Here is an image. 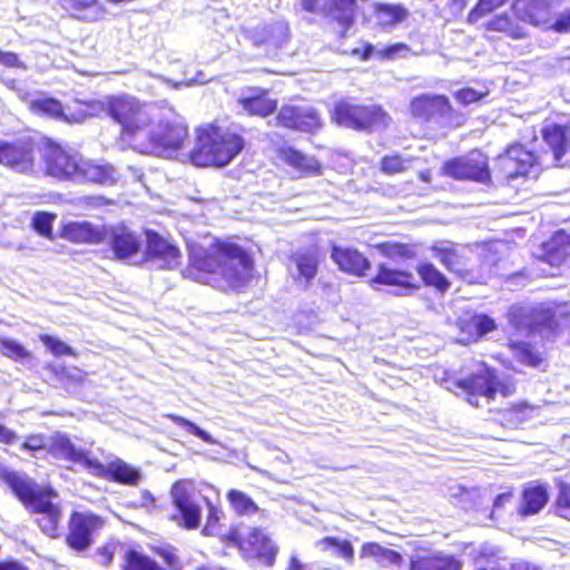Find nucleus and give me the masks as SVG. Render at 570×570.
<instances>
[{
	"label": "nucleus",
	"instance_id": "nucleus-1",
	"mask_svg": "<svg viewBox=\"0 0 570 570\" xmlns=\"http://www.w3.org/2000/svg\"><path fill=\"white\" fill-rule=\"evenodd\" d=\"M255 273V259L237 243L214 238L207 246L195 245L188 254L184 276L227 292H242Z\"/></svg>",
	"mask_w": 570,
	"mask_h": 570
},
{
	"label": "nucleus",
	"instance_id": "nucleus-2",
	"mask_svg": "<svg viewBox=\"0 0 570 570\" xmlns=\"http://www.w3.org/2000/svg\"><path fill=\"white\" fill-rule=\"evenodd\" d=\"M41 161L43 174L58 181L109 186L118 180L112 165L85 159L49 137L42 139Z\"/></svg>",
	"mask_w": 570,
	"mask_h": 570
},
{
	"label": "nucleus",
	"instance_id": "nucleus-3",
	"mask_svg": "<svg viewBox=\"0 0 570 570\" xmlns=\"http://www.w3.org/2000/svg\"><path fill=\"white\" fill-rule=\"evenodd\" d=\"M0 480L6 483L24 509L36 514L35 523L50 539L61 535V507L55 502L57 491L50 485H40L26 474L1 470Z\"/></svg>",
	"mask_w": 570,
	"mask_h": 570
},
{
	"label": "nucleus",
	"instance_id": "nucleus-4",
	"mask_svg": "<svg viewBox=\"0 0 570 570\" xmlns=\"http://www.w3.org/2000/svg\"><path fill=\"white\" fill-rule=\"evenodd\" d=\"M245 146L246 140L240 132L216 121L205 122L195 128L194 146L188 153V160L198 168H224Z\"/></svg>",
	"mask_w": 570,
	"mask_h": 570
},
{
	"label": "nucleus",
	"instance_id": "nucleus-5",
	"mask_svg": "<svg viewBox=\"0 0 570 570\" xmlns=\"http://www.w3.org/2000/svg\"><path fill=\"white\" fill-rule=\"evenodd\" d=\"M101 109L118 126L117 139L136 151L146 130L153 125V116L145 102L128 94L106 96Z\"/></svg>",
	"mask_w": 570,
	"mask_h": 570
},
{
	"label": "nucleus",
	"instance_id": "nucleus-6",
	"mask_svg": "<svg viewBox=\"0 0 570 570\" xmlns=\"http://www.w3.org/2000/svg\"><path fill=\"white\" fill-rule=\"evenodd\" d=\"M431 249L446 271L468 284H485L492 274L494 263L490 256L469 245L449 244Z\"/></svg>",
	"mask_w": 570,
	"mask_h": 570
},
{
	"label": "nucleus",
	"instance_id": "nucleus-7",
	"mask_svg": "<svg viewBox=\"0 0 570 570\" xmlns=\"http://www.w3.org/2000/svg\"><path fill=\"white\" fill-rule=\"evenodd\" d=\"M222 539L224 546L237 549L244 561L257 562L266 568H272L276 563L279 548L263 527H247L244 532L242 524L234 523L228 527Z\"/></svg>",
	"mask_w": 570,
	"mask_h": 570
},
{
	"label": "nucleus",
	"instance_id": "nucleus-8",
	"mask_svg": "<svg viewBox=\"0 0 570 570\" xmlns=\"http://www.w3.org/2000/svg\"><path fill=\"white\" fill-rule=\"evenodd\" d=\"M331 119L341 127L364 132L385 128L391 121L390 115L381 105L354 104L344 99L334 104Z\"/></svg>",
	"mask_w": 570,
	"mask_h": 570
},
{
	"label": "nucleus",
	"instance_id": "nucleus-9",
	"mask_svg": "<svg viewBox=\"0 0 570 570\" xmlns=\"http://www.w3.org/2000/svg\"><path fill=\"white\" fill-rule=\"evenodd\" d=\"M195 481L178 479L169 489L170 503L174 508L168 519L184 530H196L202 524L203 502L195 497Z\"/></svg>",
	"mask_w": 570,
	"mask_h": 570
},
{
	"label": "nucleus",
	"instance_id": "nucleus-10",
	"mask_svg": "<svg viewBox=\"0 0 570 570\" xmlns=\"http://www.w3.org/2000/svg\"><path fill=\"white\" fill-rule=\"evenodd\" d=\"M188 140V127L177 121H159L153 118L142 139L138 144L137 153L142 155H159L180 150Z\"/></svg>",
	"mask_w": 570,
	"mask_h": 570
},
{
	"label": "nucleus",
	"instance_id": "nucleus-11",
	"mask_svg": "<svg viewBox=\"0 0 570 570\" xmlns=\"http://www.w3.org/2000/svg\"><path fill=\"white\" fill-rule=\"evenodd\" d=\"M512 322L517 328L525 327L531 333L547 331L559 335L570 330V304L558 302L546 307L533 308L528 313L513 315Z\"/></svg>",
	"mask_w": 570,
	"mask_h": 570
},
{
	"label": "nucleus",
	"instance_id": "nucleus-12",
	"mask_svg": "<svg viewBox=\"0 0 570 570\" xmlns=\"http://www.w3.org/2000/svg\"><path fill=\"white\" fill-rule=\"evenodd\" d=\"M442 173L454 180L492 184L489 157L478 148L444 161Z\"/></svg>",
	"mask_w": 570,
	"mask_h": 570
},
{
	"label": "nucleus",
	"instance_id": "nucleus-13",
	"mask_svg": "<svg viewBox=\"0 0 570 570\" xmlns=\"http://www.w3.org/2000/svg\"><path fill=\"white\" fill-rule=\"evenodd\" d=\"M546 154L535 155L520 144L508 147L495 160V175L499 183L508 185L519 177H527L534 166L541 165Z\"/></svg>",
	"mask_w": 570,
	"mask_h": 570
},
{
	"label": "nucleus",
	"instance_id": "nucleus-14",
	"mask_svg": "<svg viewBox=\"0 0 570 570\" xmlns=\"http://www.w3.org/2000/svg\"><path fill=\"white\" fill-rule=\"evenodd\" d=\"M409 110L414 119L426 124L444 118L452 126L459 127L464 124L462 115L455 112L445 95H417L410 100Z\"/></svg>",
	"mask_w": 570,
	"mask_h": 570
},
{
	"label": "nucleus",
	"instance_id": "nucleus-15",
	"mask_svg": "<svg viewBox=\"0 0 570 570\" xmlns=\"http://www.w3.org/2000/svg\"><path fill=\"white\" fill-rule=\"evenodd\" d=\"M102 517L89 511H72L68 519L66 546L77 552H86L94 543L95 534L102 529Z\"/></svg>",
	"mask_w": 570,
	"mask_h": 570
},
{
	"label": "nucleus",
	"instance_id": "nucleus-16",
	"mask_svg": "<svg viewBox=\"0 0 570 570\" xmlns=\"http://www.w3.org/2000/svg\"><path fill=\"white\" fill-rule=\"evenodd\" d=\"M89 108L90 104L80 100H73V106L63 107L62 102L55 97H39L28 104L31 114L66 124L83 122L92 115Z\"/></svg>",
	"mask_w": 570,
	"mask_h": 570
},
{
	"label": "nucleus",
	"instance_id": "nucleus-17",
	"mask_svg": "<svg viewBox=\"0 0 570 570\" xmlns=\"http://www.w3.org/2000/svg\"><path fill=\"white\" fill-rule=\"evenodd\" d=\"M36 140L30 136L0 139V166L20 174L31 173L36 166Z\"/></svg>",
	"mask_w": 570,
	"mask_h": 570
},
{
	"label": "nucleus",
	"instance_id": "nucleus-18",
	"mask_svg": "<svg viewBox=\"0 0 570 570\" xmlns=\"http://www.w3.org/2000/svg\"><path fill=\"white\" fill-rule=\"evenodd\" d=\"M275 126L291 131L314 135L323 126L320 112L311 106L284 104L277 107Z\"/></svg>",
	"mask_w": 570,
	"mask_h": 570
},
{
	"label": "nucleus",
	"instance_id": "nucleus-19",
	"mask_svg": "<svg viewBox=\"0 0 570 570\" xmlns=\"http://www.w3.org/2000/svg\"><path fill=\"white\" fill-rule=\"evenodd\" d=\"M368 285L393 287L402 295L414 294L421 288V283L411 271L389 266L385 263L377 264L375 274L368 279Z\"/></svg>",
	"mask_w": 570,
	"mask_h": 570
},
{
	"label": "nucleus",
	"instance_id": "nucleus-20",
	"mask_svg": "<svg viewBox=\"0 0 570 570\" xmlns=\"http://www.w3.org/2000/svg\"><path fill=\"white\" fill-rule=\"evenodd\" d=\"M155 552L161 558L165 567L142 551L129 548L124 554L121 570H180L179 557L173 548H155Z\"/></svg>",
	"mask_w": 570,
	"mask_h": 570
},
{
	"label": "nucleus",
	"instance_id": "nucleus-21",
	"mask_svg": "<svg viewBox=\"0 0 570 570\" xmlns=\"http://www.w3.org/2000/svg\"><path fill=\"white\" fill-rule=\"evenodd\" d=\"M88 471L96 478L106 480L108 482L118 483L127 487L138 485L141 473L140 471L124 461L116 458L108 463H102L96 458H91Z\"/></svg>",
	"mask_w": 570,
	"mask_h": 570
},
{
	"label": "nucleus",
	"instance_id": "nucleus-22",
	"mask_svg": "<svg viewBox=\"0 0 570 570\" xmlns=\"http://www.w3.org/2000/svg\"><path fill=\"white\" fill-rule=\"evenodd\" d=\"M455 327L459 333V342L464 345L476 343L484 335L493 332L497 324L487 314H478L472 311L462 312L455 320Z\"/></svg>",
	"mask_w": 570,
	"mask_h": 570
},
{
	"label": "nucleus",
	"instance_id": "nucleus-23",
	"mask_svg": "<svg viewBox=\"0 0 570 570\" xmlns=\"http://www.w3.org/2000/svg\"><path fill=\"white\" fill-rule=\"evenodd\" d=\"M58 236L76 245H97L107 239L106 229L88 220H69L62 223Z\"/></svg>",
	"mask_w": 570,
	"mask_h": 570
},
{
	"label": "nucleus",
	"instance_id": "nucleus-24",
	"mask_svg": "<svg viewBox=\"0 0 570 570\" xmlns=\"http://www.w3.org/2000/svg\"><path fill=\"white\" fill-rule=\"evenodd\" d=\"M181 253L178 246L170 243L155 230L146 232L144 261H156L164 268H174L180 263Z\"/></svg>",
	"mask_w": 570,
	"mask_h": 570
},
{
	"label": "nucleus",
	"instance_id": "nucleus-25",
	"mask_svg": "<svg viewBox=\"0 0 570 570\" xmlns=\"http://www.w3.org/2000/svg\"><path fill=\"white\" fill-rule=\"evenodd\" d=\"M288 261L296 268V281L309 285L318 274L324 254L320 246L312 245L292 253Z\"/></svg>",
	"mask_w": 570,
	"mask_h": 570
},
{
	"label": "nucleus",
	"instance_id": "nucleus-26",
	"mask_svg": "<svg viewBox=\"0 0 570 570\" xmlns=\"http://www.w3.org/2000/svg\"><path fill=\"white\" fill-rule=\"evenodd\" d=\"M492 374L493 368L484 366L482 371L472 373L464 379L452 380L449 389L452 391H463L468 395L469 402H472V397L476 396H485L488 400L493 401Z\"/></svg>",
	"mask_w": 570,
	"mask_h": 570
},
{
	"label": "nucleus",
	"instance_id": "nucleus-27",
	"mask_svg": "<svg viewBox=\"0 0 570 570\" xmlns=\"http://www.w3.org/2000/svg\"><path fill=\"white\" fill-rule=\"evenodd\" d=\"M331 258L342 273L351 276L364 277L371 269L368 258L353 247L333 245L331 247Z\"/></svg>",
	"mask_w": 570,
	"mask_h": 570
},
{
	"label": "nucleus",
	"instance_id": "nucleus-28",
	"mask_svg": "<svg viewBox=\"0 0 570 570\" xmlns=\"http://www.w3.org/2000/svg\"><path fill=\"white\" fill-rule=\"evenodd\" d=\"M277 157L298 177L321 176L324 171L322 163L314 156L307 155L292 146H282L276 150Z\"/></svg>",
	"mask_w": 570,
	"mask_h": 570
},
{
	"label": "nucleus",
	"instance_id": "nucleus-29",
	"mask_svg": "<svg viewBox=\"0 0 570 570\" xmlns=\"http://www.w3.org/2000/svg\"><path fill=\"white\" fill-rule=\"evenodd\" d=\"M237 102L248 116L259 118L274 115L278 107L277 99L271 97L269 90L265 88H249Z\"/></svg>",
	"mask_w": 570,
	"mask_h": 570
},
{
	"label": "nucleus",
	"instance_id": "nucleus-30",
	"mask_svg": "<svg viewBox=\"0 0 570 570\" xmlns=\"http://www.w3.org/2000/svg\"><path fill=\"white\" fill-rule=\"evenodd\" d=\"M72 19L85 23L102 21L108 10L100 0H56Z\"/></svg>",
	"mask_w": 570,
	"mask_h": 570
},
{
	"label": "nucleus",
	"instance_id": "nucleus-31",
	"mask_svg": "<svg viewBox=\"0 0 570 570\" xmlns=\"http://www.w3.org/2000/svg\"><path fill=\"white\" fill-rule=\"evenodd\" d=\"M511 9L524 24H531L542 30L552 13L550 0H513Z\"/></svg>",
	"mask_w": 570,
	"mask_h": 570
},
{
	"label": "nucleus",
	"instance_id": "nucleus-32",
	"mask_svg": "<svg viewBox=\"0 0 570 570\" xmlns=\"http://www.w3.org/2000/svg\"><path fill=\"white\" fill-rule=\"evenodd\" d=\"M358 11V0H326L323 9L324 16L341 28V38L353 27Z\"/></svg>",
	"mask_w": 570,
	"mask_h": 570
},
{
	"label": "nucleus",
	"instance_id": "nucleus-33",
	"mask_svg": "<svg viewBox=\"0 0 570 570\" xmlns=\"http://www.w3.org/2000/svg\"><path fill=\"white\" fill-rule=\"evenodd\" d=\"M108 245L114 257L119 261L136 256L141 248L138 235L126 226H117L110 229Z\"/></svg>",
	"mask_w": 570,
	"mask_h": 570
},
{
	"label": "nucleus",
	"instance_id": "nucleus-34",
	"mask_svg": "<svg viewBox=\"0 0 570 570\" xmlns=\"http://www.w3.org/2000/svg\"><path fill=\"white\" fill-rule=\"evenodd\" d=\"M47 452L55 459H63L71 463H79L88 469L91 458L88 452L77 449L71 439L63 433L55 432L50 435Z\"/></svg>",
	"mask_w": 570,
	"mask_h": 570
},
{
	"label": "nucleus",
	"instance_id": "nucleus-35",
	"mask_svg": "<svg viewBox=\"0 0 570 570\" xmlns=\"http://www.w3.org/2000/svg\"><path fill=\"white\" fill-rule=\"evenodd\" d=\"M541 136L552 154L554 165L560 166L570 148V122L547 125L541 129Z\"/></svg>",
	"mask_w": 570,
	"mask_h": 570
},
{
	"label": "nucleus",
	"instance_id": "nucleus-36",
	"mask_svg": "<svg viewBox=\"0 0 570 570\" xmlns=\"http://www.w3.org/2000/svg\"><path fill=\"white\" fill-rule=\"evenodd\" d=\"M463 561L442 551L417 553L410 558L409 570H462Z\"/></svg>",
	"mask_w": 570,
	"mask_h": 570
},
{
	"label": "nucleus",
	"instance_id": "nucleus-37",
	"mask_svg": "<svg viewBox=\"0 0 570 570\" xmlns=\"http://www.w3.org/2000/svg\"><path fill=\"white\" fill-rule=\"evenodd\" d=\"M46 370L50 372L53 386L70 393L82 386L87 381V373L77 366L49 363Z\"/></svg>",
	"mask_w": 570,
	"mask_h": 570
},
{
	"label": "nucleus",
	"instance_id": "nucleus-38",
	"mask_svg": "<svg viewBox=\"0 0 570 570\" xmlns=\"http://www.w3.org/2000/svg\"><path fill=\"white\" fill-rule=\"evenodd\" d=\"M570 256V235L558 230L542 244L540 259L550 266H560Z\"/></svg>",
	"mask_w": 570,
	"mask_h": 570
},
{
	"label": "nucleus",
	"instance_id": "nucleus-39",
	"mask_svg": "<svg viewBox=\"0 0 570 570\" xmlns=\"http://www.w3.org/2000/svg\"><path fill=\"white\" fill-rule=\"evenodd\" d=\"M548 500L549 493L544 484L530 483L522 490L518 513L522 517L537 514L546 507Z\"/></svg>",
	"mask_w": 570,
	"mask_h": 570
},
{
	"label": "nucleus",
	"instance_id": "nucleus-40",
	"mask_svg": "<svg viewBox=\"0 0 570 570\" xmlns=\"http://www.w3.org/2000/svg\"><path fill=\"white\" fill-rule=\"evenodd\" d=\"M484 27L487 31L501 32L511 39H521L527 36L524 23L511 8L510 12L504 11L492 17Z\"/></svg>",
	"mask_w": 570,
	"mask_h": 570
},
{
	"label": "nucleus",
	"instance_id": "nucleus-41",
	"mask_svg": "<svg viewBox=\"0 0 570 570\" xmlns=\"http://www.w3.org/2000/svg\"><path fill=\"white\" fill-rule=\"evenodd\" d=\"M202 502L206 508L205 523L200 530L204 537H214L223 543V537L226 532H222L224 511L218 500L214 501L208 497H202Z\"/></svg>",
	"mask_w": 570,
	"mask_h": 570
},
{
	"label": "nucleus",
	"instance_id": "nucleus-42",
	"mask_svg": "<svg viewBox=\"0 0 570 570\" xmlns=\"http://www.w3.org/2000/svg\"><path fill=\"white\" fill-rule=\"evenodd\" d=\"M373 248L390 261L407 262L417 256L415 242L383 240L375 243Z\"/></svg>",
	"mask_w": 570,
	"mask_h": 570
},
{
	"label": "nucleus",
	"instance_id": "nucleus-43",
	"mask_svg": "<svg viewBox=\"0 0 570 570\" xmlns=\"http://www.w3.org/2000/svg\"><path fill=\"white\" fill-rule=\"evenodd\" d=\"M360 558L374 559L381 567L401 566L403 563V557L400 552L374 541L364 542L361 546Z\"/></svg>",
	"mask_w": 570,
	"mask_h": 570
},
{
	"label": "nucleus",
	"instance_id": "nucleus-44",
	"mask_svg": "<svg viewBox=\"0 0 570 570\" xmlns=\"http://www.w3.org/2000/svg\"><path fill=\"white\" fill-rule=\"evenodd\" d=\"M416 273L422 282L421 286L445 294L450 287L449 278L431 262H421L416 265Z\"/></svg>",
	"mask_w": 570,
	"mask_h": 570
},
{
	"label": "nucleus",
	"instance_id": "nucleus-45",
	"mask_svg": "<svg viewBox=\"0 0 570 570\" xmlns=\"http://www.w3.org/2000/svg\"><path fill=\"white\" fill-rule=\"evenodd\" d=\"M507 347L518 362L530 367H538L543 362V356L537 347L524 341L509 340Z\"/></svg>",
	"mask_w": 570,
	"mask_h": 570
},
{
	"label": "nucleus",
	"instance_id": "nucleus-46",
	"mask_svg": "<svg viewBox=\"0 0 570 570\" xmlns=\"http://www.w3.org/2000/svg\"><path fill=\"white\" fill-rule=\"evenodd\" d=\"M226 500L230 509L238 517H249L263 512L252 497L240 490H227Z\"/></svg>",
	"mask_w": 570,
	"mask_h": 570
},
{
	"label": "nucleus",
	"instance_id": "nucleus-47",
	"mask_svg": "<svg viewBox=\"0 0 570 570\" xmlns=\"http://www.w3.org/2000/svg\"><path fill=\"white\" fill-rule=\"evenodd\" d=\"M534 406L527 402L513 403L501 411L504 424L517 426L532 417Z\"/></svg>",
	"mask_w": 570,
	"mask_h": 570
},
{
	"label": "nucleus",
	"instance_id": "nucleus-48",
	"mask_svg": "<svg viewBox=\"0 0 570 570\" xmlns=\"http://www.w3.org/2000/svg\"><path fill=\"white\" fill-rule=\"evenodd\" d=\"M0 354L14 362L32 360V353L18 341L10 337H0Z\"/></svg>",
	"mask_w": 570,
	"mask_h": 570
},
{
	"label": "nucleus",
	"instance_id": "nucleus-49",
	"mask_svg": "<svg viewBox=\"0 0 570 570\" xmlns=\"http://www.w3.org/2000/svg\"><path fill=\"white\" fill-rule=\"evenodd\" d=\"M317 547H320L323 551H327L334 548L336 549L337 554L347 563H352L354 561V547L346 539H338L336 537H324L317 541Z\"/></svg>",
	"mask_w": 570,
	"mask_h": 570
},
{
	"label": "nucleus",
	"instance_id": "nucleus-50",
	"mask_svg": "<svg viewBox=\"0 0 570 570\" xmlns=\"http://www.w3.org/2000/svg\"><path fill=\"white\" fill-rule=\"evenodd\" d=\"M56 218L57 215L55 213L36 212L31 218V227L41 237L53 240V222Z\"/></svg>",
	"mask_w": 570,
	"mask_h": 570
},
{
	"label": "nucleus",
	"instance_id": "nucleus-51",
	"mask_svg": "<svg viewBox=\"0 0 570 570\" xmlns=\"http://www.w3.org/2000/svg\"><path fill=\"white\" fill-rule=\"evenodd\" d=\"M510 0H478L466 16L469 24L476 23L480 19L502 8Z\"/></svg>",
	"mask_w": 570,
	"mask_h": 570
},
{
	"label": "nucleus",
	"instance_id": "nucleus-52",
	"mask_svg": "<svg viewBox=\"0 0 570 570\" xmlns=\"http://www.w3.org/2000/svg\"><path fill=\"white\" fill-rule=\"evenodd\" d=\"M166 416L173 423H175L176 425H179L181 428H185L190 434L199 438L205 443H207V444H215L216 443V440L209 433H207L206 431L200 429L197 424H195L190 420H188V419H186L184 416H180L178 414H175V413H169Z\"/></svg>",
	"mask_w": 570,
	"mask_h": 570
},
{
	"label": "nucleus",
	"instance_id": "nucleus-53",
	"mask_svg": "<svg viewBox=\"0 0 570 570\" xmlns=\"http://www.w3.org/2000/svg\"><path fill=\"white\" fill-rule=\"evenodd\" d=\"M409 167V160L399 154L386 155L380 160V169L387 176L404 173Z\"/></svg>",
	"mask_w": 570,
	"mask_h": 570
},
{
	"label": "nucleus",
	"instance_id": "nucleus-54",
	"mask_svg": "<svg viewBox=\"0 0 570 570\" xmlns=\"http://www.w3.org/2000/svg\"><path fill=\"white\" fill-rule=\"evenodd\" d=\"M374 12L389 18V23L396 24L407 17V10L402 4L374 3Z\"/></svg>",
	"mask_w": 570,
	"mask_h": 570
},
{
	"label": "nucleus",
	"instance_id": "nucleus-55",
	"mask_svg": "<svg viewBox=\"0 0 570 570\" xmlns=\"http://www.w3.org/2000/svg\"><path fill=\"white\" fill-rule=\"evenodd\" d=\"M554 510L559 517L570 520V484L567 482H560L558 484Z\"/></svg>",
	"mask_w": 570,
	"mask_h": 570
},
{
	"label": "nucleus",
	"instance_id": "nucleus-56",
	"mask_svg": "<svg viewBox=\"0 0 570 570\" xmlns=\"http://www.w3.org/2000/svg\"><path fill=\"white\" fill-rule=\"evenodd\" d=\"M39 340L55 356H77V352L71 346L57 337L48 334H40Z\"/></svg>",
	"mask_w": 570,
	"mask_h": 570
},
{
	"label": "nucleus",
	"instance_id": "nucleus-57",
	"mask_svg": "<svg viewBox=\"0 0 570 570\" xmlns=\"http://www.w3.org/2000/svg\"><path fill=\"white\" fill-rule=\"evenodd\" d=\"M543 31H552L559 35L570 33V9L560 12L554 19L552 12Z\"/></svg>",
	"mask_w": 570,
	"mask_h": 570
},
{
	"label": "nucleus",
	"instance_id": "nucleus-58",
	"mask_svg": "<svg viewBox=\"0 0 570 570\" xmlns=\"http://www.w3.org/2000/svg\"><path fill=\"white\" fill-rule=\"evenodd\" d=\"M47 438L42 433H31L24 436L20 449L27 451L31 456L40 451H47Z\"/></svg>",
	"mask_w": 570,
	"mask_h": 570
},
{
	"label": "nucleus",
	"instance_id": "nucleus-59",
	"mask_svg": "<svg viewBox=\"0 0 570 570\" xmlns=\"http://www.w3.org/2000/svg\"><path fill=\"white\" fill-rule=\"evenodd\" d=\"M116 550V542H106L101 544L95 552L97 562L104 568H109L114 561Z\"/></svg>",
	"mask_w": 570,
	"mask_h": 570
},
{
	"label": "nucleus",
	"instance_id": "nucleus-60",
	"mask_svg": "<svg viewBox=\"0 0 570 570\" xmlns=\"http://www.w3.org/2000/svg\"><path fill=\"white\" fill-rule=\"evenodd\" d=\"M485 95V92H479L471 87H463L458 89L453 94V97L459 104L468 106L470 104L479 102Z\"/></svg>",
	"mask_w": 570,
	"mask_h": 570
},
{
	"label": "nucleus",
	"instance_id": "nucleus-61",
	"mask_svg": "<svg viewBox=\"0 0 570 570\" xmlns=\"http://www.w3.org/2000/svg\"><path fill=\"white\" fill-rule=\"evenodd\" d=\"M114 200L104 195H87L78 200V204L86 209H97L114 205Z\"/></svg>",
	"mask_w": 570,
	"mask_h": 570
},
{
	"label": "nucleus",
	"instance_id": "nucleus-62",
	"mask_svg": "<svg viewBox=\"0 0 570 570\" xmlns=\"http://www.w3.org/2000/svg\"><path fill=\"white\" fill-rule=\"evenodd\" d=\"M492 387L494 390V397L498 393L503 396H510L515 392L514 382L512 380L499 381L494 370L492 374Z\"/></svg>",
	"mask_w": 570,
	"mask_h": 570
},
{
	"label": "nucleus",
	"instance_id": "nucleus-63",
	"mask_svg": "<svg viewBox=\"0 0 570 570\" xmlns=\"http://www.w3.org/2000/svg\"><path fill=\"white\" fill-rule=\"evenodd\" d=\"M0 65L7 68H17L21 66L17 53L0 50Z\"/></svg>",
	"mask_w": 570,
	"mask_h": 570
},
{
	"label": "nucleus",
	"instance_id": "nucleus-64",
	"mask_svg": "<svg viewBox=\"0 0 570 570\" xmlns=\"http://www.w3.org/2000/svg\"><path fill=\"white\" fill-rule=\"evenodd\" d=\"M0 570H31V569L14 558H6L0 561Z\"/></svg>",
	"mask_w": 570,
	"mask_h": 570
}]
</instances>
